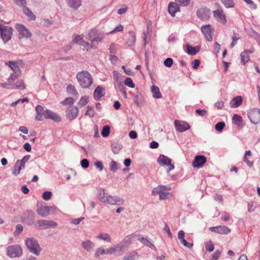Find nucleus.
<instances>
[{"label": "nucleus", "instance_id": "f257e3e1", "mask_svg": "<svg viewBox=\"0 0 260 260\" xmlns=\"http://www.w3.org/2000/svg\"><path fill=\"white\" fill-rule=\"evenodd\" d=\"M99 198L100 201L105 204L120 206L124 203V199L117 196H109L106 192L105 189H103L99 193Z\"/></svg>", "mask_w": 260, "mask_h": 260}, {"label": "nucleus", "instance_id": "f03ea898", "mask_svg": "<svg viewBox=\"0 0 260 260\" xmlns=\"http://www.w3.org/2000/svg\"><path fill=\"white\" fill-rule=\"evenodd\" d=\"M76 78L80 85L83 88H88L93 82L91 75L86 71L78 73Z\"/></svg>", "mask_w": 260, "mask_h": 260}, {"label": "nucleus", "instance_id": "7ed1b4c3", "mask_svg": "<svg viewBox=\"0 0 260 260\" xmlns=\"http://www.w3.org/2000/svg\"><path fill=\"white\" fill-rule=\"evenodd\" d=\"M86 38L93 44L94 42H102L104 39V35L102 31L94 28L88 31Z\"/></svg>", "mask_w": 260, "mask_h": 260}, {"label": "nucleus", "instance_id": "20e7f679", "mask_svg": "<svg viewBox=\"0 0 260 260\" xmlns=\"http://www.w3.org/2000/svg\"><path fill=\"white\" fill-rule=\"evenodd\" d=\"M25 245L29 251L34 254L39 255L40 253L41 248L38 241L34 238H27L25 240Z\"/></svg>", "mask_w": 260, "mask_h": 260}, {"label": "nucleus", "instance_id": "39448f33", "mask_svg": "<svg viewBox=\"0 0 260 260\" xmlns=\"http://www.w3.org/2000/svg\"><path fill=\"white\" fill-rule=\"evenodd\" d=\"M57 224L52 220L45 219L38 220L35 224V228L40 230L56 228Z\"/></svg>", "mask_w": 260, "mask_h": 260}, {"label": "nucleus", "instance_id": "423d86ee", "mask_svg": "<svg viewBox=\"0 0 260 260\" xmlns=\"http://www.w3.org/2000/svg\"><path fill=\"white\" fill-rule=\"evenodd\" d=\"M214 6L216 10L213 11V17L218 22L223 24H225L226 19L220 6L218 4L215 3Z\"/></svg>", "mask_w": 260, "mask_h": 260}, {"label": "nucleus", "instance_id": "0eeeda50", "mask_svg": "<svg viewBox=\"0 0 260 260\" xmlns=\"http://www.w3.org/2000/svg\"><path fill=\"white\" fill-rule=\"evenodd\" d=\"M7 253L12 258L20 257L22 254V249L19 245L9 246L7 248Z\"/></svg>", "mask_w": 260, "mask_h": 260}, {"label": "nucleus", "instance_id": "6e6552de", "mask_svg": "<svg viewBox=\"0 0 260 260\" xmlns=\"http://www.w3.org/2000/svg\"><path fill=\"white\" fill-rule=\"evenodd\" d=\"M15 28L18 32V38L19 39L23 38L28 39L32 36V34L22 24L17 23L15 25Z\"/></svg>", "mask_w": 260, "mask_h": 260}, {"label": "nucleus", "instance_id": "1a4fd4ad", "mask_svg": "<svg viewBox=\"0 0 260 260\" xmlns=\"http://www.w3.org/2000/svg\"><path fill=\"white\" fill-rule=\"evenodd\" d=\"M157 162L162 166H169L168 172L174 169V165L172 164V159L168 156L160 154L157 159Z\"/></svg>", "mask_w": 260, "mask_h": 260}, {"label": "nucleus", "instance_id": "9d476101", "mask_svg": "<svg viewBox=\"0 0 260 260\" xmlns=\"http://www.w3.org/2000/svg\"><path fill=\"white\" fill-rule=\"evenodd\" d=\"M248 117L252 123H258L260 121V110L258 108L252 109L248 112Z\"/></svg>", "mask_w": 260, "mask_h": 260}, {"label": "nucleus", "instance_id": "9b49d317", "mask_svg": "<svg viewBox=\"0 0 260 260\" xmlns=\"http://www.w3.org/2000/svg\"><path fill=\"white\" fill-rule=\"evenodd\" d=\"M13 28L9 26H4L3 29L1 31V37L4 43H6L12 38Z\"/></svg>", "mask_w": 260, "mask_h": 260}, {"label": "nucleus", "instance_id": "f8f14e48", "mask_svg": "<svg viewBox=\"0 0 260 260\" xmlns=\"http://www.w3.org/2000/svg\"><path fill=\"white\" fill-rule=\"evenodd\" d=\"M79 110L76 106H69L66 111V114L69 120L75 119L78 115Z\"/></svg>", "mask_w": 260, "mask_h": 260}, {"label": "nucleus", "instance_id": "ddd939ff", "mask_svg": "<svg viewBox=\"0 0 260 260\" xmlns=\"http://www.w3.org/2000/svg\"><path fill=\"white\" fill-rule=\"evenodd\" d=\"M201 31L208 41H211L212 40L214 29L211 25H203L201 27Z\"/></svg>", "mask_w": 260, "mask_h": 260}, {"label": "nucleus", "instance_id": "4468645a", "mask_svg": "<svg viewBox=\"0 0 260 260\" xmlns=\"http://www.w3.org/2000/svg\"><path fill=\"white\" fill-rule=\"evenodd\" d=\"M207 158L204 155H197L193 161L192 162V166L196 168H200L203 166L206 162Z\"/></svg>", "mask_w": 260, "mask_h": 260}, {"label": "nucleus", "instance_id": "2eb2a0df", "mask_svg": "<svg viewBox=\"0 0 260 260\" xmlns=\"http://www.w3.org/2000/svg\"><path fill=\"white\" fill-rule=\"evenodd\" d=\"M197 15L200 19L206 20L210 17V10L207 8H202L198 10Z\"/></svg>", "mask_w": 260, "mask_h": 260}, {"label": "nucleus", "instance_id": "dca6fc26", "mask_svg": "<svg viewBox=\"0 0 260 260\" xmlns=\"http://www.w3.org/2000/svg\"><path fill=\"white\" fill-rule=\"evenodd\" d=\"M174 124L176 130L181 133L188 130L190 128L189 124L187 122L180 121L178 120H175Z\"/></svg>", "mask_w": 260, "mask_h": 260}, {"label": "nucleus", "instance_id": "f3484780", "mask_svg": "<svg viewBox=\"0 0 260 260\" xmlns=\"http://www.w3.org/2000/svg\"><path fill=\"white\" fill-rule=\"evenodd\" d=\"M209 230L219 234H227L231 232V229L225 225L210 227Z\"/></svg>", "mask_w": 260, "mask_h": 260}, {"label": "nucleus", "instance_id": "a211bd4d", "mask_svg": "<svg viewBox=\"0 0 260 260\" xmlns=\"http://www.w3.org/2000/svg\"><path fill=\"white\" fill-rule=\"evenodd\" d=\"M25 215L23 219V222L28 225L34 224L35 220V213L31 210H27L26 212Z\"/></svg>", "mask_w": 260, "mask_h": 260}, {"label": "nucleus", "instance_id": "6ab92c4d", "mask_svg": "<svg viewBox=\"0 0 260 260\" xmlns=\"http://www.w3.org/2000/svg\"><path fill=\"white\" fill-rule=\"evenodd\" d=\"M44 116L45 118L52 119L55 122H60L61 120V117L58 114L49 110L44 111Z\"/></svg>", "mask_w": 260, "mask_h": 260}, {"label": "nucleus", "instance_id": "aec40b11", "mask_svg": "<svg viewBox=\"0 0 260 260\" xmlns=\"http://www.w3.org/2000/svg\"><path fill=\"white\" fill-rule=\"evenodd\" d=\"M51 208V207L49 206H41L37 208V212L39 215L44 217L49 214Z\"/></svg>", "mask_w": 260, "mask_h": 260}, {"label": "nucleus", "instance_id": "412c9836", "mask_svg": "<svg viewBox=\"0 0 260 260\" xmlns=\"http://www.w3.org/2000/svg\"><path fill=\"white\" fill-rule=\"evenodd\" d=\"M138 239L145 246L149 247L151 249H155V246L152 243L150 239H149L147 238L141 236V235L138 236Z\"/></svg>", "mask_w": 260, "mask_h": 260}, {"label": "nucleus", "instance_id": "4be33fe9", "mask_svg": "<svg viewBox=\"0 0 260 260\" xmlns=\"http://www.w3.org/2000/svg\"><path fill=\"white\" fill-rule=\"evenodd\" d=\"M179 10V7L177 4L173 2L169 3L168 6V12L172 17L175 16L176 13Z\"/></svg>", "mask_w": 260, "mask_h": 260}, {"label": "nucleus", "instance_id": "5701e85b", "mask_svg": "<svg viewBox=\"0 0 260 260\" xmlns=\"http://www.w3.org/2000/svg\"><path fill=\"white\" fill-rule=\"evenodd\" d=\"M83 248L88 252H91L94 247V244L90 240H87L82 242Z\"/></svg>", "mask_w": 260, "mask_h": 260}, {"label": "nucleus", "instance_id": "b1692460", "mask_svg": "<svg viewBox=\"0 0 260 260\" xmlns=\"http://www.w3.org/2000/svg\"><path fill=\"white\" fill-rule=\"evenodd\" d=\"M36 111L37 112V115L36 116V119L38 121L43 120V115H44V112L45 110H44L43 107L41 105H37L36 107Z\"/></svg>", "mask_w": 260, "mask_h": 260}, {"label": "nucleus", "instance_id": "393cba45", "mask_svg": "<svg viewBox=\"0 0 260 260\" xmlns=\"http://www.w3.org/2000/svg\"><path fill=\"white\" fill-rule=\"evenodd\" d=\"M242 103V98L241 96H237L234 98L230 102L231 106L232 108H237Z\"/></svg>", "mask_w": 260, "mask_h": 260}, {"label": "nucleus", "instance_id": "a878e982", "mask_svg": "<svg viewBox=\"0 0 260 260\" xmlns=\"http://www.w3.org/2000/svg\"><path fill=\"white\" fill-rule=\"evenodd\" d=\"M104 88L101 86H98L94 90L93 93V98L95 100H99L104 95L102 94V91Z\"/></svg>", "mask_w": 260, "mask_h": 260}, {"label": "nucleus", "instance_id": "bb28decb", "mask_svg": "<svg viewBox=\"0 0 260 260\" xmlns=\"http://www.w3.org/2000/svg\"><path fill=\"white\" fill-rule=\"evenodd\" d=\"M24 168V166L22 164V163H21L19 160H17L15 164L14 170L13 171V174L16 176L18 175L20 173V171Z\"/></svg>", "mask_w": 260, "mask_h": 260}, {"label": "nucleus", "instance_id": "cd10ccee", "mask_svg": "<svg viewBox=\"0 0 260 260\" xmlns=\"http://www.w3.org/2000/svg\"><path fill=\"white\" fill-rule=\"evenodd\" d=\"M66 90L69 95H74L76 98L79 96V94L75 89V86L71 84L67 86Z\"/></svg>", "mask_w": 260, "mask_h": 260}, {"label": "nucleus", "instance_id": "c85d7f7f", "mask_svg": "<svg viewBox=\"0 0 260 260\" xmlns=\"http://www.w3.org/2000/svg\"><path fill=\"white\" fill-rule=\"evenodd\" d=\"M233 122L239 127H243L242 118L238 114H234L233 116Z\"/></svg>", "mask_w": 260, "mask_h": 260}, {"label": "nucleus", "instance_id": "c756f323", "mask_svg": "<svg viewBox=\"0 0 260 260\" xmlns=\"http://www.w3.org/2000/svg\"><path fill=\"white\" fill-rule=\"evenodd\" d=\"M68 5L71 8L77 9L81 5V0H67Z\"/></svg>", "mask_w": 260, "mask_h": 260}, {"label": "nucleus", "instance_id": "7c9ffc66", "mask_svg": "<svg viewBox=\"0 0 260 260\" xmlns=\"http://www.w3.org/2000/svg\"><path fill=\"white\" fill-rule=\"evenodd\" d=\"M6 64L9 66L13 70V73H21V70L16 63L13 61L6 62Z\"/></svg>", "mask_w": 260, "mask_h": 260}, {"label": "nucleus", "instance_id": "2f4dec72", "mask_svg": "<svg viewBox=\"0 0 260 260\" xmlns=\"http://www.w3.org/2000/svg\"><path fill=\"white\" fill-rule=\"evenodd\" d=\"M96 238V239H101L109 243L111 242L112 240L110 236L108 233H101Z\"/></svg>", "mask_w": 260, "mask_h": 260}, {"label": "nucleus", "instance_id": "473e14b6", "mask_svg": "<svg viewBox=\"0 0 260 260\" xmlns=\"http://www.w3.org/2000/svg\"><path fill=\"white\" fill-rule=\"evenodd\" d=\"M151 92L153 93V97L156 99L161 98V94L159 89L157 86L152 85L151 87Z\"/></svg>", "mask_w": 260, "mask_h": 260}, {"label": "nucleus", "instance_id": "72a5a7b5", "mask_svg": "<svg viewBox=\"0 0 260 260\" xmlns=\"http://www.w3.org/2000/svg\"><path fill=\"white\" fill-rule=\"evenodd\" d=\"M25 85L23 80H18L15 83L12 84V89H24Z\"/></svg>", "mask_w": 260, "mask_h": 260}, {"label": "nucleus", "instance_id": "f704fd0d", "mask_svg": "<svg viewBox=\"0 0 260 260\" xmlns=\"http://www.w3.org/2000/svg\"><path fill=\"white\" fill-rule=\"evenodd\" d=\"M136 42V36L134 31H131L129 32V37L126 43L129 46H133Z\"/></svg>", "mask_w": 260, "mask_h": 260}, {"label": "nucleus", "instance_id": "c9c22d12", "mask_svg": "<svg viewBox=\"0 0 260 260\" xmlns=\"http://www.w3.org/2000/svg\"><path fill=\"white\" fill-rule=\"evenodd\" d=\"M23 11L24 13L28 17L30 20H35L36 16L33 14L31 10L26 6L23 7Z\"/></svg>", "mask_w": 260, "mask_h": 260}, {"label": "nucleus", "instance_id": "e433bc0d", "mask_svg": "<svg viewBox=\"0 0 260 260\" xmlns=\"http://www.w3.org/2000/svg\"><path fill=\"white\" fill-rule=\"evenodd\" d=\"M122 148V145L119 143H114L111 145V149L113 152L118 154Z\"/></svg>", "mask_w": 260, "mask_h": 260}, {"label": "nucleus", "instance_id": "4c0bfd02", "mask_svg": "<svg viewBox=\"0 0 260 260\" xmlns=\"http://www.w3.org/2000/svg\"><path fill=\"white\" fill-rule=\"evenodd\" d=\"M138 255L136 251H132L123 257V260H135Z\"/></svg>", "mask_w": 260, "mask_h": 260}, {"label": "nucleus", "instance_id": "58836bf2", "mask_svg": "<svg viewBox=\"0 0 260 260\" xmlns=\"http://www.w3.org/2000/svg\"><path fill=\"white\" fill-rule=\"evenodd\" d=\"M222 4L226 8H233L235 7V3L233 0H220Z\"/></svg>", "mask_w": 260, "mask_h": 260}, {"label": "nucleus", "instance_id": "ea45409f", "mask_svg": "<svg viewBox=\"0 0 260 260\" xmlns=\"http://www.w3.org/2000/svg\"><path fill=\"white\" fill-rule=\"evenodd\" d=\"M116 249L117 252L124 251L128 249V246L127 244H124L123 243L121 242L118 243L116 246Z\"/></svg>", "mask_w": 260, "mask_h": 260}, {"label": "nucleus", "instance_id": "a19ab883", "mask_svg": "<svg viewBox=\"0 0 260 260\" xmlns=\"http://www.w3.org/2000/svg\"><path fill=\"white\" fill-rule=\"evenodd\" d=\"M21 75V73H12L8 78L7 81L9 83L13 84L14 81L19 78Z\"/></svg>", "mask_w": 260, "mask_h": 260}, {"label": "nucleus", "instance_id": "79ce46f5", "mask_svg": "<svg viewBox=\"0 0 260 260\" xmlns=\"http://www.w3.org/2000/svg\"><path fill=\"white\" fill-rule=\"evenodd\" d=\"M199 51V49L197 50L196 48L189 45H186V52L188 54L191 55H195L198 51Z\"/></svg>", "mask_w": 260, "mask_h": 260}, {"label": "nucleus", "instance_id": "37998d69", "mask_svg": "<svg viewBox=\"0 0 260 260\" xmlns=\"http://www.w3.org/2000/svg\"><path fill=\"white\" fill-rule=\"evenodd\" d=\"M89 101V97L88 96H83L81 98L80 101L78 103V106L79 107H82L85 106Z\"/></svg>", "mask_w": 260, "mask_h": 260}, {"label": "nucleus", "instance_id": "c03bdc74", "mask_svg": "<svg viewBox=\"0 0 260 260\" xmlns=\"http://www.w3.org/2000/svg\"><path fill=\"white\" fill-rule=\"evenodd\" d=\"M241 61L243 64H245L249 60V56L247 51H243L240 54Z\"/></svg>", "mask_w": 260, "mask_h": 260}, {"label": "nucleus", "instance_id": "a18cd8bd", "mask_svg": "<svg viewBox=\"0 0 260 260\" xmlns=\"http://www.w3.org/2000/svg\"><path fill=\"white\" fill-rule=\"evenodd\" d=\"M75 102V99L72 97H68L61 102V104L63 105H69L73 106V105Z\"/></svg>", "mask_w": 260, "mask_h": 260}, {"label": "nucleus", "instance_id": "49530a36", "mask_svg": "<svg viewBox=\"0 0 260 260\" xmlns=\"http://www.w3.org/2000/svg\"><path fill=\"white\" fill-rule=\"evenodd\" d=\"M110 133V127L109 125H105L102 131L101 135L104 137H108Z\"/></svg>", "mask_w": 260, "mask_h": 260}, {"label": "nucleus", "instance_id": "de8ad7c7", "mask_svg": "<svg viewBox=\"0 0 260 260\" xmlns=\"http://www.w3.org/2000/svg\"><path fill=\"white\" fill-rule=\"evenodd\" d=\"M205 248L207 251L212 252L214 249V244L211 240L205 243Z\"/></svg>", "mask_w": 260, "mask_h": 260}, {"label": "nucleus", "instance_id": "09e8293b", "mask_svg": "<svg viewBox=\"0 0 260 260\" xmlns=\"http://www.w3.org/2000/svg\"><path fill=\"white\" fill-rule=\"evenodd\" d=\"M106 254V250H105L103 247H99L97 248L95 250L94 256L95 257H99L102 254Z\"/></svg>", "mask_w": 260, "mask_h": 260}, {"label": "nucleus", "instance_id": "8fccbe9b", "mask_svg": "<svg viewBox=\"0 0 260 260\" xmlns=\"http://www.w3.org/2000/svg\"><path fill=\"white\" fill-rule=\"evenodd\" d=\"M85 115L88 116L90 118L93 117L95 115L93 107L90 106H88L87 107V111L85 112Z\"/></svg>", "mask_w": 260, "mask_h": 260}, {"label": "nucleus", "instance_id": "3c124183", "mask_svg": "<svg viewBox=\"0 0 260 260\" xmlns=\"http://www.w3.org/2000/svg\"><path fill=\"white\" fill-rule=\"evenodd\" d=\"M225 126V124L224 122H219L215 125V129L218 132H221Z\"/></svg>", "mask_w": 260, "mask_h": 260}, {"label": "nucleus", "instance_id": "603ef678", "mask_svg": "<svg viewBox=\"0 0 260 260\" xmlns=\"http://www.w3.org/2000/svg\"><path fill=\"white\" fill-rule=\"evenodd\" d=\"M162 189L161 188V185H158L156 187H154L152 191V195L155 196L158 194H160L161 192H162Z\"/></svg>", "mask_w": 260, "mask_h": 260}, {"label": "nucleus", "instance_id": "864d4df0", "mask_svg": "<svg viewBox=\"0 0 260 260\" xmlns=\"http://www.w3.org/2000/svg\"><path fill=\"white\" fill-rule=\"evenodd\" d=\"M83 35H75L74 39H73L72 42L75 44H80V42L83 40Z\"/></svg>", "mask_w": 260, "mask_h": 260}, {"label": "nucleus", "instance_id": "5fc2aeb1", "mask_svg": "<svg viewBox=\"0 0 260 260\" xmlns=\"http://www.w3.org/2000/svg\"><path fill=\"white\" fill-rule=\"evenodd\" d=\"M79 45L84 47L85 48H86L87 49H88V48L92 49L93 48V45L92 43L89 44L88 42H86L83 39V40H82V41L81 42H80Z\"/></svg>", "mask_w": 260, "mask_h": 260}, {"label": "nucleus", "instance_id": "6e6d98bb", "mask_svg": "<svg viewBox=\"0 0 260 260\" xmlns=\"http://www.w3.org/2000/svg\"><path fill=\"white\" fill-rule=\"evenodd\" d=\"M124 84L129 87H131V88L135 87V84L133 83L132 79L129 77H127L125 79V80L124 81Z\"/></svg>", "mask_w": 260, "mask_h": 260}, {"label": "nucleus", "instance_id": "4d7b16f0", "mask_svg": "<svg viewBox=\"0 0 260 260\" xmlns=\"http://www.w3.org/2000/svg\"><path fill=\"white\" fill-rule=\"evenodd\" d=\"M110 170L113 172H116V171L118 169V168H117V162L114 161V160H112L110 164Z\"/></svg>", "mask_w": 260, "mask_h": 260}, {"label": "nucleus", "instance_id": "13d9d810", "mask_svg": "<svg viewBox=\"0 0 260 260\" xmlns=\"http://www.w3.org/2000/svg\"><path fill=\"white\" fill-rule=\"evenodd\" d=\"M177 3L178 4V5H180L181 6L185 7L188 6L190 2V0H175Z\"/></svg>", "mask_w": 260, "mask_h": 260}, {"label": "nucleus", "instance_id": "bf43d9fd", "mask_svg": "<svg viewBox=\"0 0 260 260\" xmlns=\"http://www.w3.org/2000/svg\"><path fill=\"white\" fill-rule=\"evenodd\" d=\"M52 196V193L51 191H46L43 193V199L45 201H48L50 199Z\"/></svg>", "mask_w": 260, "mask_h": 260}, {"label": "nucleus", "instance_id": "052dcab7", "mask_svg": "<svg viewBox=\"0 0 260 260\" xmlns=\"http://www.w3.org/2000/svg\"><path fill=\"white\" fill-rule=\"evenodd\" d=\"M81 166L83 169H87L89 165V160L86 158H84L81 161Z\"/></svg>", "mask_w": 260, "mask_h": 260}, {"label": "nucleus", "instance_id": "680f3d73", "mask_svg": "<svg viewBox=\"0 0 260 260\" xmlns=\"http://www.w3.org/2000/svg\"><path fill=\"white\" fill-rule=\"evenodd\" d=\"M247 5H249L250 8L252 10H255L257 8L256 5L253 3L252 0H244Z\"/></svg>", "mask_w": 260, "mask_h": 260}, {"label": "nucleus", "instance_id": "e2e57ef3", "mask_svg": "<svg viewBox=\"0 0 260 260\" xmlns=\"http://www.w3.org/2000/svg\"><path fill=\"white\" fill-rule=\"evenodd\" d=\"M164 63L166 67L170 68L172 66L173 63V60L172 58L169 57L165 60Z\"/></svg>", "mask_w": 260, "mask_h": 260}, {"label": "nucleus", "instance_id": "0e129e2a", "mask_svg": "<svg viewBox=\"0 0 260 260\" xmlns=\"http://www.w3.org/2000/svg\"><path fill=\"white\" fill-rule=\"evenodd\" d=\"M196 113L199 116L204 117L207 115V111L206 110L197 109Z\"/></svg>", "mask_w": 260, "mask_h": 260}, {"label": "nucleus", "instance_id": "69168bd1", "mask_svg": "<svg viewBox=\"0 0 260 260\" xmlns=\"http://www.w3.org/2000/svg\"><path fill=\"white\" fill-rule=\"evenodd\" d=\"M131 239H132V236L128 235V236H126L124 238V239L122 241V242L123 243V244H127V245H128V246L129 247V245H130L131 243Z\"/></svg>", "mask_w": 260, "mask_h": 260}, {"label": "nucleus", "instance_id": "338daca9", "mask_svg": "<svg viewBox=\"0 0 260 260\" xmlns=\"http://www.w3.org/2000/svg\"><path fill=\"white\" fill-rule=\"evenodd\" d=\"M23 230V228L21 224H17L16 226V230H15L14 234L15 235H18L22 232Z\"/></svg>", "mask_w": 260, "mask_h": 260}, {"label": "nucleus", "instance_id": "774afa93", "mask_svg": "<svg viewBox=\"0 0 260 260\" xmlns=\"http://www.w3.org/2000/svg\"><path fill=\"white\" fill-rule=\"evenodd\" d=\"M200 64V61L198 59H194L192 61L191 65L192 67L194 69H197Z\"/></svg>", "mask_w": 260, "mask_h": 260}]
</instances>
